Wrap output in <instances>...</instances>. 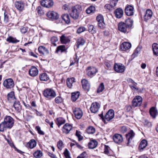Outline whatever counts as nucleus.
Returning <instances> with one entry per match:
<instances>
[{
    "mask_svg": "<svg viewBox=\"0 0 158 158\" xmlns=\"http://www.w3.org/2000/svg\"><path fill=\"white\" fill-rule=\"evenodd\" d=\"M14 120L10 116H6L4 121L0 124V131L3 132L7 129H10L13 126Z\"/></svg>",
    "mask_w": 158,
    "mask_h": 158,
    "instance_id": "1",
    "label": "nucleus"
},
{
    "mask_svg": "<svg viewBox=\"0 0 158 158\" xmlns=\"http://www.w3.org/2000/svg\"><path fill=\"white\" fill-rule=\"evenodd\" d=\"M133 23V21L130 19L126 20L125 23H119L118 24V30L122 32L126 33L128 29L131 27Z\"/></svg>",
    "mask_w": 158,
    "mask_h": 158,
    "instance_id": "2",
    "label": "nucleus"
},
{
    "mask_svg": "<svg viewBox=\"0 0 158 158\" xmlns=\"http://www.w3.org/2000/svg\"><path fill=\"white\" fill-rule=\"evenodd\" d=\"M43 94L44 97L49 99L53 98L56 96L55 91L50 89H48L44 90Z\"/></svg>",
    "mask_w": 158,
    "mask_h": 158,
    "instance_id": "3",
    "label": "nucleus"
},
{
    "mask_svg": "<svg viewBox=\"0 0 158 158\" xmlns=\"http://www.w3.org/2000/svg\"><path fill=\"white\" fill-rule=\"evenodd\" d=\"M142 102V98L139 96H135L132 101V106L134 107L139 106Z\"/></svg>",
    "mask_w": 158,
    "mask_h": 158,
    "instance_id": "4",
    "label": "nucleus"
},
{
    "mask_svg": "<svg viewBox=\"0 0 158 158\" xmlns=\"http://www.w3.org/2000/svg\"><path fill=\"white\" fill-rule=\"evenodd\" d=\"M3 85L6 89H10L14 87V83L12 79L9 78L4 81L3 82Z\"/></svg>",
    "mask_w": 158,
    "mask_h": 158,
    "instance_id": "5",
    "label": "nucleus"
},
{
    "mask_svg": "<svg viewBox=\"0 0 158 158\" xmlns=\"http://www.w3.org/2000/svg\"><path fill=\"white\" fill-rule=\"evenodd\" d=\"M115 71L117 73H123L125 70V67L121 64L115 63L114 66Z\"/></svg>",
    "mask_w": 158,
    "mask_h": 158,
    "instance_id": "6",
    "label": "nucleus"
},
{
    "mask_svg": "<svg viewBox=\"0 0 158 158\" xmlns=\"http://www.w3.org/2000/svg\"><path fill=\"white\" fill-rule=\"evenodd\" d=\"M47 16L50 20H53L57 19L59 17L58 14L53 11H49L47 13Z\"/></svg>",
    "mask_w": 158,
    "mask_h": 158,
    "instance_id": "7",
    "label": "nucleus"
},
{
    "mask_svg": "<svg viewBox=\"0 0 158 158\" xmlns=\"http://www.w3.org/2000/svg\"><path fill=\"white\" fill-rule=\"evenodd\" d=\"M114 116V111L111 109L110 110L106 113L105 116V119L108 121H111Z\"/></svg>",
    "mask_w": 158,
    "mask_h": 158,
    "instance_id": "8",
    "label": "nucleus"
},
{
    "mask_svg": "<svg viewBox=\"0 0 158 158\" xmlns=\"http://www.w3.org/2000/svg\"><path fill=\"white\" fill-rule=\"evenodd\" d=\"M100 106V105L99 103L97 102H94L91 106L90 108V111L92 113H95L98 110Z\"/></svg>",
    "mask_w": 158,
    "mask_h": 158,
    "instance_id": "9",
    "label": "nucleus"
},
{
    "mask_svg": "<svg viewBox=\"0 0 158 158\" xmlns=\"http://www.w3.org/2000/svg\"><path fill=\"white\" fill-rule=\"evenodd\" d=\"M42 6L44 7L49 8L53 5V2L52 0H42L40 2Z\"/></svg>",
    "mask_w": 158,
    "mask_h": 158,
    "instance_id": "10",
    "label": "nucleus"
},
{
    "mask_svg": "<svg viewBox=\"0 0 158 158\" xmlns=\"http://www.w3.org/2000/svg\"><path fill=\"white\" fill-rule=\"evenodd\" d=\"M98 22V26L101 28H103L105 27V23L104 22V19L102 15H98L96 18Z\"/></svg>",
    "mask_w": 158,
    "mask_h": 158,
    "instance_id": "11",
    "label": "nucleus"
},
{
    "mask_svg": "<svg viewBox=\"0 0 158 158\" xmlns=\"http://www.w3.org/2000/svg\"><path fill=\"white\" fill-rule=\"evenodd\" d=\"M15 5L16 8L20 11H22L24 10V4L22 1L15 2Z\"/></svg>",
    "mask_w": 158,
    "mask_h": 158,
    "instance_id": "12",
    "label": "nucleus"
},
{
    "mask_svg": "<svg viewBox=\"0 0 158 158\" xmlns=\"http://www.w3.org/2000/svg\"><path fill=\"white\" fill-rule=\"evenodd\" d=\"M70 15L72 18L74 19H77L79 17V13L75 7L72 8Z\"/></svg>",
    "mask_w": 158,
    "mask_h": 158,
    "instance_id": "13",
    "label": "nucleus"
},
{
    "mask_svg": "<svg viewBox=\"0 0 158 158\" xmlns=\"http://www.w3.org/2000/svg\"><path fill=\"white\" fill-rule=\"evenodd\" d=\"M114 142L116 143H122L123 140L122 136L119 134H116L113 137Z\"/></svg>",
    "mask_w": 158,
    "mask_h": 158,
    "instance_id": "14",
    "label": "nucleus"
},
{
    "mask_svg": "<svg viewBox=\"0 0 158 158\" xmlns=\"http://www.w3.org/2000/svg\"><path fill=\"white\" fill-rule=\"evenodd\" d=\"M134 8L131 6H127L125 9V13L126 15L128 16H131L133 15Z\"/></svg>",
    "mask_w": 158,
    "mask_h": 158,
    "instance_id": "15",
    "label": "nucleus"
},
{
    "mask_svg": "<svg viewBox=\"0 0 158 158\" xmlns=\"http://www.w3.org/2000/svg\"><path fill=\"white\" fill-rule=\"evenodd\" d=\"M72 129V126L71 124L69 123H66L63 127V132L66 134H68Z\"/></svg>",
    "mask_w": 158,
    "mask_h": 158,
    "instance_id": "16",
    "label": "nucleus"
},
{
    "mask_svg": "<svg viewBox=\"0 0 158 158\" xmlns=\"http://www.w3.org/2000/svg\"><path fill=\"white\" fill-rule=\"evenodd\" d=\"M38 50L41 56L47 55L49 54L48 49L43 46H40L39 47Z\"/></svg>",
    "mask_w": 158,
    "mask_h": 158,
    "instance_id": "17",
    "label": "nucleus"
},
{
    "mask_svg": "<svg viewBox=\"0 0 158 158\" xmlns=\"http://www.w3.org/2000/svg\"><path fill=\"white\" fill-rule=\"evenodd\" d=\"M73 112L75 117L77 119H80L82 115V112L81 110L79 108H76L73 110Z\"/></svg>",
    "mask_w": 158,
    "mask_h": 158,
    "instance_id": "18",
    "label": "nucleus"
},
{
    "mask_svg": "<svg viewBox=\"0 0 158 158\" xmlns=\"http://www.w3.org/2000/svg\"><path fill=\"white\" fill-rule=\"evenodd\" d=\"M131 47V44L130 43L124 42L120 46L121 49L123 51H125L129 49Z\"/></svg>",
    "mask_w": 158,
    "mask_h": 158,
    "instance_id": "19",
    "label": "nucleus"
},
{
    "mask_svg": "<svg viewBox=\"0 0 158 158\" xmlns=\"http://www.w3.org/2000/svg\"><path fill=\"white\" fill-rule=\"evenodd\" d=\"M29 73L31 76L34 77L36 76L38 74V71L37 68L33 66L30 69Z\"/></svg>",
    "mask_w": 158,
    "mask_h": 158,
    "instance_id": "20",
    "label": "nucleus"
},
{
    "mask_svg": "<svg viewBox=\"0 0 158 158\" xmlns=\"http://www.w3.org/2000/svg\"><path fill=\"white\" fill-rule=\"evenodd\" d=\"M83 88L85 91H88L89 89V83L88 80L83 79L81 81Z\"/></svg>",
    "mask_w": 158,
    "mask_h": 158,
    "instance_id": "21",
    "label": "nucleus"
},
{
    "mask_svg": "<svg viewBox=\"0 0 158 158\" xmlns=\"http://www.w3.org/2000/svg\"><path fill=\"white\" fill-rule=\"evenodd\" d=\"M152 16V12L150 9L147 10L145 15L144 16V19L145 21L150 19Z\"/></svg>",
    "mask_w": 158,
    "mask_h": 158,
    "instance_id": "22",
    "label": "nucleus"
},
{
    "mask_svg": "<svg viewBox=\"0 0 158 158\" xmlns=\"http://www.w3.org/2000/svg\"><path fill=\"white\" fill-rule=\"evenodd\" d=\"M149 113L151 116L153 118H155L156 116L158 114L157 110L154 107H153L150 108Z\"/></svg>",
    "mask_w": 158,
    "mask_h": 158,
    "instance_id": "23",
    "label": "nucleus"
},
{
    "mask_svg": "<svg viewBox=\"0 0 158 158\" xmlns=\"http://www.w3.org/2000/svg\"><path fill=\"white\" fill-rule=\"evenodd\" d=\"M135 133L132 130H131L128 134L126 135V137L128 140L127 144H129L130 140H131L134 137Z\"/></svg>",
    "mask_w": 158,
    "mask_h": 158,
    "instance_id": "24",
    "label": "nucleus"
},
{
    "mask_svg": "<svg viewBox=\"0 0 158 158\" xmlns=\"http://www.w3.org/2000/svg\"><path fill=\"white\" fill-rule=\"evenodd\" d=\"M7 99L11 102H13L15 101V98L14 96V93L13 91L11 92L7 95Z\"/></svg>",
    "mask_w": 158,
    "mask_h": 158,
    "instance_id": "25",
    "label": "nucleus"
},
{
    "mask_svg": "<svg viewBox=\"0 0 158 158\" xmlns=\"http://www.w3.org/2000/svg\"><path fill=\"white\" fill-rule=\"evenodd\" d=\"M114 14L117 18H120L123 15V11L121 9L118 8L115 11Z\"/></svg>",
    "mask_w": 158,
    "mask_h": 158,
    "instance_id": "26",
    "label": "nucleus"
},
{
    "mask_svg": "<svg viewBox=\"0 0 158 158\" xmlns=\"http://www.w3.org/2000/svg\"><path fill=\"white\" fill-rule=\"evenodd\" d=\"M75 79L74 77L71 78H68L67 80V85L68 87L71 88L73 86V84L74 82H75Z\"/></svg>",
    "mask_w": 158,
    "mask_h": 158,
    "instance_id": "27",
    "label": "nucleus"
},
{
    "mask_svg": "<svg viewBox=\"0 0 158 158\" xmlns=\"http://www.w3.org/2000/svg\"><path fill=\"white\" fill-rule=\"evenodd\" d=\"M60 41L62 43L66 44L69 43L70 40L68 37L65 36L63 35L60 37Z\"/></svg>",
    "mask_w": 158,
    "mask_h": 158,
    "instance_id": "28",
    "label": "nucleus"
},
{
    "mask_svg": "<svg viewBox=\"0 0 158 158\" xmlns=\"http://www.w3.org/2000/svg\"><path fill=\"white\" fill-rule=\"evenodd\" d=\"M148 143L146 140L145 139L143 140L140 142L139 146V148L140 151H142L145 148L147 145Z\"/></svg>",
    "mask_w": 158,
    "mask_h": 158,
    "instance_id": "29",
    "label": "nucleus"
},
{
    "mask_svg": "<svg viewBox=\"0 0 158 158\" xmlns=\"http://www.w3.org/2000/svg\"><path fill=\"white\" fill-rule=\"evenodd\" d=\"M66 49L67 48L64 45H60L57 47L55 51V53H58L59 52H60L61 53L66 51Z\"/></svg>",
    "mask_w": 158,
    "mask_h": 158,
    "instance_id": "30",
    "label": "nucleus"
},
{
    "mask_svg": "<svg viewBox=\"0 0 158 158\" xmlns=\"http://www.w3.org/2000/svg\"><path fill=\"white\" fill-rule=\"evenodd\" d=\"M80 95V93L77 91L72 93L71 94V100L73 102H75L78 98Z\"/></svg>",
    "mask_w": 158,
    "mask_h": 158,
    "instance_id": "31",
    "label": "nucleus"
},
{
    "mask_svg": "<svg viewBox=\"0 0 158 158\" xmlns=\"http://www.w3.org/2000/svg\"><path fill=\"white\" fill-rule=\"evenodd\" d=\"M152 47L154 54L158 56V44L154 43L152 44Z\"/></svg>",
    "mask_w": 158,
    "mask_h": 158,
    "instance_id": "32",
    "label": "nucleus"
},
{
    "mask_svg": "<svg viewBox=\"0 0 158 158\" xmlns=\"http://www.w3.org/2000/svg\"><path fill=\"white\" fill-rule=\"evenodd\" d=\"M98 143L95 139H91L89 142V149H94L97 146Z\"/></svg>",
    "mask_w": 158,
    "mask_h": 158,
    "instance_id": "33",
    "label": "nucleus"
},
{
    "mask_svg": "<svg viewBox=\"0 0 158 158\" xmlns=\"http://www.w3.org/2000/svg\"><path fill=\"white\" fill-rule=\"evenodd\" d=\"M40 78L41 81H46L49 79V77L46 73H44L40 74Z\"/></svg>",
    "mask_w": 158,
    "mask_h": 158,
    "instance_id": "34",
    "label": "nucleus"
},
{
    "mask_svg": "<svg viewBox=\"0 0 158 158\" xmlns=\"http://www.w3.org/2000/svg\"><path fill=\"white\" fill-rule=\"evenodd\" d=\"M65 120L62 118H57L56 119V123L59 127L61 125L65 123Z\"/></svg>",
    "mask_w": 158,
    "mask_h": 158,
    "instance_id": "35",
    "label": "nucleus"
},
{
    "mask_svg": "<svg viewBox=\"0 0 158 158\" xmlns=\"http://www.w3.org/2000/svg\"><path fill=\"white\" fill-rule=\"evenodd\" d=\"M36 145L35 141L33 139H31L27 144V146L30 148L32 149L35 147Z\"/></svg>",
    "mask_w": 158,
    "mask_h": 158,
    "instance_id": "36",
    "label": "nucleus"
},
{
    "mask_svg": "<svg viewBox=\"0 0 158 158\" xmlns=\"http://www.w3.org/2000/svg\"><path fill=\"white\" fill-rule=\"evenodd\" d=\"M13 105L14 107L17 111L19 112L21 109V106L19 101H16L14 102Z\"/></svg>",
    "mask_w": 158,
    "mask_h": 158,
    "instance_id": "37",
    "label": "nucleus"
},
{
    "mask_svg": "<svg viewBox=\"0 0 158 158\" xmlns=\"http://www.w3.org/2000/svg\"><path fill=\"white\" fill-rule=\"evenodd\" d=\"M62 18L66 23L68 24L70 23V17L68 14H65L63 15Z\"/></svg>",
    "mask_w": 158,
    "mask_h": 158,
    "instance_id": "38",
    "label": "nucleus"
},
{
    "mask_svg": "<svg viewBox=\"0 0 158 158\" xmlns=\"http://www.w3.org/2000/svg\"><path fill=\"white\" fill-rule=\"evenodd\" d=\"M85 43V41L84 40L81 38H80L78 39L77 42V48H79V46L83 45Z\"/></svg>",
    "mask_w": 158,
    "mask_h": 158,
    "instance_id": "39",
    "label": "nucleus"
},
{
    "mask_svg": "<svg viewBox=\"0 0 158 158\" xmlns=\"http://www.w3.org/2000/svg\"><path fill=\"white\" fill-rule=\"evenodd\" d=\"M6 41L10 43H16L19 42V40L15 38L10 36L6 39Z\"/></svg>",
    "mask_w": 158,
    "mask_h": 158,
    "instance_id": "40",
    "label": "nucleus"
},
{
    "mask_svg": "<svg viewBox=\"0 0 158 158\" xmlns=\"http://www.w3.org/2000/svg\"><path fill=\"white\" fill-rule=\"evenodd\" d=\"M33 155L36 158H40L42 156V153L41 151L37 150L34 153Z\"/></svg>",
    "mask_w": 158,
    "mask_h": 158,
    "instance_id": "41",
    "label": "nucleus"
},
{
    "mask_svg": "<svg viewBox=\"0 0 158 158\" xmlns=\"http://www.w3.org/2000/svg\"><path fill=\"white\" fill-rule=\"evenodd\" d=\"M86 30V28L84 27L81 26L79 27L77 31V33L80 34Z\"/></svg>",
    "mask_w": 158,
    "mask_h": 158,
    "instance_id": "42",
    "label": "nucleus"
},
{
    "mask_svg": "<svg viewBox=\"0 0 158 158\" xmlns=\"http://www.w3.org/2000/svg\"><path fill=\"white\" fill-rule=\"evenodd\" d=\"M76 135L78 137L79 141H81L83 139V137L81 135V133L80 131H76Z\"/></svg>",
    "mask_w": 158,
    "mask_h": 158,
    "instance_id": "43",
    "label": "nucleus"
},
{
    "mask_svg": "<svg viewBox=\"0 0 158 158\" xmlns=\"http://www.w3.org/2000/svg\"><path fill=\"white\" fill-rule=\"evenodd\" d=\"M97 71L95 67H89V73L90 72L91 75H94L97 73Z\"/></svg>",
    "mask_w": 158,
    "mask_h": 158,
    "instance_id": "44",
    "label": "nucleus"
},
{
    "mask_svg": "<svg viewBox=\"0 0 158 158\" xmlns=\"http://www.w3.org/2000/svg\"><path fill=\"white\" fill-rule=\"evenodd\" d=\"M52 44L55 46H56V44L55 43L57 42L58 40V38L57 37L55 36H53L52 37L51 39Z\"/></svg>",
    "mask_w": 158,
    "mask_h": 158,
    "instance_id": "45",
    "label": "nucleus"
},
{
    "mask_svg": "<svg viewBox=\"0 0 158 158\" xmlns=\"http://www.w3.org/2000/svg\"><path fill=\"white\" fill-rule=\"evenodd\" d=\"M142 49V47L141 46L139 45L136 49L135 52L133 53L132 56L135 55L136 56L140 51Z\"/></svg>",
    "mask_w": 158,
    "mask_h": 158,
    "instance_id": "46",
    "label": "nucleus"
},
{
    "mask_svg": "<svg viewBox=\"0 0 158 158\" xmlns=\"http://www.w3.org/2000/svg\"><path fill=\"white\" fill-rule=\"evenodd\" d=\"M104 89V84L103 83H102L100 84L98 88L97 92L98 93L101 92L103 91Z\"/></svg>",
    "mask_w": 158,
    "mask_h": 158,
    "instance_id": "47",
    "label": "nucleus"
},
{
    "mask_svg": "<svg viewBox=\"0 0 158 158\" xmlns=\"http://www.w3.org/2000/svg\"><path fill=\"white\" fill-rule=\"evenodd\" d=\"M36 10L39 15H42L44 13V11L42 9V7L40 6L37 7Z\"/></svg>",
    "mask_w": 158,
    "mask_h": 158,
    "instance_id": "48",
    "label": "nucleus"
},
{
    "mask_svg": "<svg viewBox=\"0 0 158 158\" xmlns=\"http://www.w3.org/2000/svg\"><path fill=\"white\" fill-rule=\"evenodd\" d=\"M55 102L57 103H60L62 102L63 100L60 97H56L55 100Z\"/></svg>",
    "mask_w": 158,
    "mask_h": 158,
    "instance_id": "49",
    "label": "nucleus"
},
{
    "mask_svg": "<svg viewBox=\"0 0 158 158\" xmlns=\"http://www.w3.org/2000/svg\"><path fill=\"white\" fill-rule=\"evenodd\" d=\"M118 1V0H110V3L112 8L114 7L116 5Z\"/></svg>",
    "mask_w": 158,
    "mask_h": 158,
    "instance_id": "50",
    "label": "nucleus"
},
{
    "mask_svg": "<svg viewBox=\"0 0 158 158\" xmlns=\"http://www.w3.org/2000/svg\"><path fill=\"white\" fill-rule=\"evenodd\" d=\"M96 32V29L92 25H89V32L92 34L95 33Z\"/></svg>",
    "mask_w": 158,
    "mask_h": 158,
    "instance_id": "51",
    "label": "nucleus"
},
{
    "mask_svg": "<svg viewBox=\"0 0 158 158\" xmlns=\"http://www.w3.org/2000/svg\"><path fill=\"white\" fill-rule=\"evenodd\" d=\"M35 128L39 134L41 135H44V132L41 130L40 127L39 126H36Z\"/></svg>",
    "mask_w": 158,
    "mask_h": 158,
    "instance_id": "52",
    "label": "nucleus"
},
{
    "mask_svg": "<svg viewBox=\"0 0 158 158\" xmlns=\"http://www.w3.org/2000/svg\"><path fill=\"white\" fill-rule=\"evenodd\" d=\"M28 30V28L22 27L20 28V31L22 33L25 34L27 32Z\"/></svg>",
    "mask_w": 158,
    "mask_h": 158,
    "instance_id": "53",
    "label": "nucleus"
},
{
    "mask_svg": "<svg viewBox=\"0 0 158 158\" xmlns=\"http://www.w3.org/2000/svg\"><path fill=\"white\" fill-rule=\"evenodd\" d=\"M64 154L66 158H70L69 155V152L67 149H65Z\"/></svg>",
    "mask_w": 158,
    "mask_h": 158,
    "instance_id": "54",
    "label": "nucleus"
},
{
    "mask_svg": "<svg viewBox=\"0 0 158 158\" xmlns=\"http://www.w3.org/2000/svg\"><path fill=\"white\" fill-rule=\"evenodd\" d=\"M89 14L91 13H94L95 11V8L94 6H89Z\"/></svg>",
    "mask_w": 158,
    "mask_h": 158,
    "instance_id": "55",
    "label": "nucleus"
},
{
    "mask_svg": "<svg viewBox=\"0 0 158 158\" xmlns=\"http://www.w3.org/2000/svg\"><path fill=\"white\" fill-rule=\"evenodd\" d=\"M127 131V128L125 126H123L121 127L120 131L121 133H124Z\"/></svg>",
    "mask_w": 158,
    "mask_h": 158,
    "instance_id": "56",
    "label": "nucleus"
},
{
    "mask_svg": "<svg viewBox=\"0 0 158 158\" xmlns=\"http://www.w3.org/2000/svg\"><path fill=\"white\" fill-rule=\"evenodd\" d=\"M127 82L129 83H131L133 85L135 86H136L137 85V83L135 82L131 78H128L127 80Z\"/></svg>",
    "mask_w": 158,
    "mask_h": 158,
    "instance_id": "57",
    "label": "nucleus"
},
{
    "mask_svg": "<svg viewBox=\"0 0 158 158\" xmlns=\"http://www.w3.org/2000/svg\"><path fill=\"white\" fill-rule=\"evenodd\" d=\"M95 132V128L92 126H89V134H93Z\"/></svg>",
    "mask_w": 158,
    "mask_h": 158,
    "instance_id": "58",
    "label": "nucleus"
},
{
    "mask_svg": "<svg viewBox=\"0 0 158 158\" xmlns=\"http://www.w3.org/2000/svg\"><path fill=\"white\" fill-rule=\"evenodd\" d=\"M63 146V142L61 140L59 141L57 143V146L59 149H61Z\"/></svg>",
    "mask_w": 158,
    "mask_h": 158,
    "instance_id": "59",
    "label": "nucleus"
},
{
    "mask_svg": "<svg viewBox=\"0 0 158 158\" xmlns=\"http://www.w3.org/2000/svg\"><path fill=\"white\" fill-rule=\"evenodd\" d=\"M109 148V147L108 146L105 145L104 151L105 153L109 156V151L108 150Z\"/></svg>",
    "mask_w": 158,
    "mask_h": 158,
    "instance_id": "60",
    "label": "nucleus"
},
{
    "mask_svg": "<svg viewBox=\"0 0 158 158\" xmlns=\"http://www.w3.org/2000/svg\"><path fill=\"white\" fill-rule=\"evenodd\" d=\"M86 155L85 152H84L77 156V158H86L85 155Z\"/></svg>",
    "mask_w": 158,
    "mask_h": 158,
    "instance_id": "61",
    "label": "nucleus"
},
{
    "mask_svg": "<svg viewBox=\"0 0 158 158\" xmlns=\"http://www.w3.org/2000/svg\"><path fill=\"white\" fill-rule=\"evenodd\" d=\"M131 106L129 105H127L125 108V110L127 112H129L131 110Z\"/></svg>",
    "mask_w": 158,
    "mask_h": 158,
    "instance_id": "62",
    "label": "nucleus"
},
{
    "mask_svg": "<svg viewBox=\"0 0 158 158\" xmlns=\"http://www.w3.org/2000/svg\"><path fill=\"white\" fill-rule=\"evenodd\" d=\"M8 16L6 15H5V13H4V22L5 23H7L8 21Z\"/></svg>",
    "mask_w": 158,
    "mask_h": 158,
    "instance_id": "63",
    "label": "nucleus"
},
{
    "mask_svg": "<svg viewBox=\"0 0 158 158\" xmlns=\"http://www.w3.org/2000/svg\"><path fill=\"white\" fill-rule=\"evenodd\" d=\"M73 142L75 143L77 147L81 149L83 148V147L81 146L78 143L76 142L75 140L73 141Z\"/></svg>",
    "mask_w": 158,
    "mask_h": 158,
    "instance_id": "64",
    "label": "nucleus"
}]
</instances>
